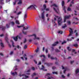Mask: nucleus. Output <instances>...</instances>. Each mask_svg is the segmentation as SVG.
Wrapping results in <instances>:
<instances>
[{"label":"nucleus","instance_id":"obj_1","mask_svg":"<svg viewBox=\"0 0 79 79\" xmlns=\"http://www.w3.org/2000/svg\"><path fill=\"white\" fill-rule=\"evenodd\" d=\"M30 71L31 69H29L27 71H25L24 72H21L19 74V76L20 77L22 76L23 79H27V78H29V76H28V75L30 74V73H29V72H30Z\"/></svg>","mask_w":79,"mask_h":79},{"label":"nucleus","instance_id":"obj_2","mask_svg":"<svg viewBox=\"0 0 79 79\" xmlns=\"http://www.w3.org/2000/svg\"><path fill=\"white\" fill-rule=\"evenodd\" d=\"M36 8H37V6L35 5H31L30 6L28 7L27 8V10H32V8H34L35 9V10H36Z\"/></svg>","mask_w":79,"mask_h":79},{"label":"nucleus","instance_id":"obj_3","mask_svg":"<svg viewBox=\"0 0 79 79\" xmlns=\"http://www.w3.org/2000/svg\"><path fill=\"white\" fill-rule=\"evenodd\" d=\"M59 20L58 21L57 23H58L59 26H61V21L62 20V18L61 17H59L58 19Z\"/></svg>","mask_w":79,"mask_h":79},{"label":"nucleus","instance_id":"obj_4","mask_svg":"<svg viewBox=\"0 0 79 79\" xmlns=\"http://www.w3.org/2000/svg\"><path fill=\"white\" fill-rule=\"evenodd\" d=\"M30 37L32 36H34L35 38L33 39V40H35V39H37V40H40V38L39 37H36V35L35 34H33V35H31L30 36Z\"/></svg>","mask_w":79,"mask_h":79},{"label":"nucleus","instance_id":"obj_5","mask_svg":"<svg viewBox=\"0 0 79 79\" xmlns=\"http://www.w3.org/2000/svg\"><path fill=\"white\" fill-rule=\"evenodd\" d=\"M71 16L70 15H69V16H65L64 17V23H65L66 22V20L67 19H69V18Z\"/></svg>","mask_w":79,"mask_h":79},{"label":"nucleus","instance_id":"obj_6","mask_svg":"<svg viewBox=\"0 0 79 79\" xmlns=\"http://www.w3.org/2000/svg\"><path fill=\"white\" fill-rule=\"evenodd\" d=\"M70 31H69L70 34L68 36H71L73 34V29L71 28H70Z\"/></svg>","mask_w":79,"mask_h":79},{"label":"nucleus","instance_id":"obj_7","mask_svg":"<svg viewBox=\"0 0 79 79\" xmlns=\"http://www.w3.org/2000/svg\"><path fill=\"white\" fill-rule=\"evenodd\" d=\"M50 73H47L46 74V76L48 77V79H54L53 77H48V76H50Z\"/></svg>","mask_w":79,"mask_h":79},{"label":"nucleus","instance_id":"obj_8","mask_svg":"<svg viewBox=\"0 0 79 79\" xmlns=\"http://www.w3.org/2000/svg\"><path fill=\"white\" fill-rule=\"evenodd\" d=\"M27 13L26 12H25V13L24 14V18H23V20L24 21H25V19L27 18Z\"/></svg>","mask_w":79,"mask_h":79},{"label":"nucleus","instance_id":"obj_9","mask_svg":"<svg viewBox=\"0 0 79 79\" xmlns=\"http://www.w3.org/2000/svg\"><path fill=\"white\" fill-rule=\"evenodd\" d=\"M75 74H78L79 76V69H77L75 70Z\"/></svg>","mask_w":79,"mask_h":79},{"label":"nucleus","instance_id":"obj_10","mask_svg":"<svg viewBox=\"0 0 79 79\" xmlns=\"http://www.w3.org/2000/svg\"><path fill=\"white\" fill-rule=\"evenodd\" d=\"M19 37V35H18L15 37H13V39L15 40V41H18V38Z\"/></svg>","mask_w":79,"mask_h":79},{"label":"nucleus","instance_id":"obj_11","mask_svg":"<svg viewBox=\"0 0 79 79\" xmlns=\"http://www.w3.org/2000/svg\"><path fill=\"white\" fill-rule=\"evenodd\" d=\"M53 9L54 11L57 13H58V11H59V8H57V10H56V9L55 8L53 7Z\"/></svg>","mask_w":79,"mask_h":79},{"label":"nucleus","instance_id":"obj_12","mask_svg":"<svg viewBox=\"0 0 79 79\" xmlns=\"http://www.w3.org/2000/svg\"><path fill=\"white\" fill-rule=\"evenodd\" d=\"M58 44V42L57 41L55 42L54 44H52V47H55V46H56Z\"/></svg>","mask_w":79,"mask_h":79},{"label":"nucleus","instance_id":"obj_13","mask_svg":"<svg viewBox=\"0 0 79 79\" xmlns=\"http://www.w3.org/2000/svg\"><path fill=\"white\" fill-rule=\"evenodd\" d=\"M44 13H45V12L43 11L41 15L42 18V19H44Z\"/></svg>","mask_w":79,"mask_h":79},{"label":"nucleus","instance_id":"obj_14","mask_svg":"<svg viewBox=\"0 0 79 79\" xmlns=\"http://www.w3.org/2000/svg\"><path fill=\"white\" fill-rule=\"evenodd\" d=\"M2 30V31H5V29H6V27L3 26L1 27Z\"/></svg>","mask_w":79,"mask_h":79},{"label":"nucleus","instance_id":"obj_15","mask_svg":"<svg viewBox=\"0 0 79 79\" xmlns=\"http://www.w3.org/2000/svg\"><path fill=\"white\" fill-rule=\"evenodd\" d=\"M11 74L12 76H15V75H17V73L15 72V73H12V72H11Z\"/></svg>","mask_w":79,"mask_h":79},{"label":"nucleus","instance_id":"obj_16","mask_svg":"<svg viewBox=\"0 0 79 79\" xmlns=\"http://www.w3.org/2000/svg\"><path fill=\"white\" fill-rule=\"evenodd\" d=\"M73 47H77L78 46V44H74L72 45Z\"/></svg>","mask_w":79,"mask_h":79},{"label":"nucleus","instance_id":"obj_17","mask_svg":"<svg viewBox=\"0 0 79 79\" xmlns=\"http://www.w3.org/2000/svg\"><path fill=\"white\" fill-rule=\"evenodd\" d=\"M42 68L40 69L41 70H43V71H47V70L45 69V67H44V66L42 65Z\"/></svg>","mask_w":79,"mask_h":79},{"label":"nucleus","instance_id":"obj_18","mask_svg":"<svg viewBox=\"0 0 79 79\" xmlns=\"http://www.w3.org/2000/svg\"><path fill=\"white\" fill-rule=\"evenodd\" d=\"M43 7L44 8V9H42V10H45L46 9V8H47V6H46V4H44L43 6Z\"/></svg>","mask_w":79,"mask_h":79},{"label":"nucleus","instance_id":"obj_19","mask_svg":"<svg viewBox=\"0 0 79 79\" xmlns=\"http://www.w3.org/2000/svg\"><path fill=\"white\" fill-rule=\"evenodd\" d=\"M5 40L6 41V42H7V43H8V37H6L5 38Z\"/></svg>","mask_w":79,"mask_h":79},{"label":"nucleus","instance_id":"obj_20","mask_svg":"<svg viewBox=\"0 0 79 79\" xmlns=\"http://www.w3.org/2000/svg\"><path fill=\"white\" fill-rule=\"evenodd\" d=\"M24 25L23 24L20 26H17V27L18 28H20V27H24Z\"/></svg>","mask_w":79,"mask_h":79},{"label":"nucleus","instance_id":"obj_21","mask_svg":"<svg viewBox=\"0 0 79 79\" xmlns=\"http://www.w3.org/2000/svg\"><path fill=\"white\" fill-rule=\"evenodd\" d=\"M18 5L19 4H22V1L21 0H19V2L18 3Z\"/></svg>","mask_w":79,"mask_h":79},{"label":"nucleus","instance_id":"obj_22","mask_svg":"<svg viewBox=\"0 0 79 79\" xmlns=\"http://www.w3.org/2000/svg\"><path fill=\"white\" fill-rule=\"evenodd\" d=\"M15 23L17 24H20L19 22V21H18V20H16L15 21Z\"/></svg>","mask_w":79,"mask_h":79},{"label":"nucleus","instance_id":"obj_23","mask_svg":"<svg viewBox=\"0 0 79 79\" xmlns=\"http://www.w3.org/2000/svg\"><path fill=\"white\" fill-rule=\"evenodd\" d=\"M64 26H63L62 27V28H63V29H65V27H67V26H66V24H64Z\"/></svg>","mask_w":79,"mask_h":79},{"label":"nucleus","instance_id":"obj_24","mask_svg":"<svg viewBox=\"0 0 79 79\" xmlns=\"http://www.w3.org/2000/svg\"><path fill=\"white\" fill-rule=\"evenodd\" d=\"M64 1H62V6H64Z\"/></svg>","mask_w":79,"mask_h":79},{"label":"nucleus","instance_id":"obj_25","mask_svg":"<svg viewBox=\"0 0 79 79\" xmlns=\"http://www.w3.org/2000/svg\"><path fill=\"white\" fill-rule=\"evenodd\" d=\"M22 32L24 35H26L27 34V31H22Z\"/></svg>","mask_w":79,"mask_h":79},{"label":"nucleus","instance_id":"obj_26","mask_svg":"<svg viewBox=\"0 0 79 79\" xmlns=\"http://www.w3.org/2000/svg\"><path fill=\"white\" fill-rule=\"evenodd\" d=\"M0 45L1 47H4V45H3V44L2 43H0Z\"/></svg>","mask_w":79,"mask_h":79},{"label":"nucleus","instance_id":"obj_27","mask_svg":"<svg viewBox=\"0 0 79 79\" xmlns=\"http://www.w3.org/2000/svg\"><path fill=\"white\" fill-rule=\"evenodd\" d=\"M50 58L51 60H55H55H56V57L54 58L53 57H51Z\"/></svg>","mask_w":79,"mask_h":79},{"label":"nucleus","instance_id":"obj_28","mask_svg":"<svg viewBox=\"0 0 79 79\" xmlns=\"http://www.w3.org/2000/svg\"><path fill=\"white\" fill-rule=\"evenodd\" d=\"M45 64H47V66H50V65H51V64H50V63H45Z\"/></svg>","mask_w":79,"mask_h":79},{"label":"nucleus","instance_id":"obj_29","mask_svg":"<svg viewBox=\"0 0 79 79\" xmlns=\"http://www.w3.org/2000/svg\"><path fill=\"white\" fill-rule=\"evenodd\" d=\"M55 6V7H58V6L55 4H53L51 6Z\"/></svg>","mask_w":79,"mask_h":79},{"label":"nucleus","instance_id":"obj_30","mask_svg":"<svg viewBox=\"0 0 79 79\" xmlns=\"http://www.w3.org/2000/svg\"><path fill=\"white\" fill-rule=\"evenodd\" d=\"M58 33H59V34H62L63 33V31H59L58 32Z\"/></svg>","mask_w":79,"mask_h":79},{"label":"nucleus","instance_id":"obj_31","mask_svg":"<svg viewBox=\"0 0 79 79\" xmlns=\"http://www.w3.org/2000/svg\"><path fill=\"white\" fill-rule=\"evenodd\" d=\"M0 2L1 4H3V0H0Z\"/></svg>","mask_w":79,"mask_h":79},{"label":"nucleus","instance_id":"obj_32","mask_svg":"<svg viewBox=\"0 0 79 79\" xmlns=\"http://www.w3.org/2000/svg\"><path fill=\"white\" fill-rule=\"evenodd\" d=\"M67 23L69 25H70L71 24V22L70 21H67Z\"/></svg>","mask_w":79,"mask_h":79},{"label":"nucleus","instance_id":"obj_33","mask_svg":"<svg viewBox=\"0 0 79 79\" xmlns=\"http://www.w3.org/2000/svg\"><path fill=\"white\" fill-rule=\"evenodd\" d=\"M67 10H68V11H71V9L70 8V7H68V8L67 9Z\"/></svg>","mask_w":79,"mask_h":79},{"label":"nucleus","instance_id":"obj_34","mask_svg":"<svg viewBox=\"0 0 79 79\" xmlns=\"http://www.w3.org/2000/svg\"><path fill=\"white\" fill-rule=\"evenodd\" d=\"M28 27H27L26 28H25V27H23V30H26V29H28Z\"/></svg>","mask_w":79,"mask_h":79},{"label":"nucleus","instance_id":"obj_35","mask_svg":"<svg viewBox=\"0 0 79 79\" xmlns=\"http://www.w3.org/2000/svg\"><path fill=\"white\" fill-rule=\"evenodd\" d=\"M36 75V74L35 73H34L32 75V77H33L34 76H35Z\"/></svg>","mask_w":79,"mask_h":79},{"label":"nucleus","instance_id":"obj_36","mask_svg":"<svg viewBox=\"0 0 79 79\" xmlns=\"http://www.w3.org/2000/svg\"><path fill=\"white\" fill-rule=\"evenodd\" d=\"M78 23L77 22V23H75V22H73L72 23V24H78Z\"/></svg>","mask_w":79,"mask_h":79},{"label":"nucleus","instance_id":"obj_37","mask_svg":"<svg viewBox=\"0 0 79 79\" xmlns=\"http://www.w3.org/2000/svg\"><path fill=\"white\" fill-rule=\"evenodd\" d=\"M11 42H12V45L13 47H15V45H14V42H13V41H11Z\"/></svg>","mask_w":79,"mask_h":79},{"label":"nucleus","instance_id":"obj_38","mask_svg":"<svg viewBox=\"0 0 79 79\" xmlns=\"http://www.w3.org/2000/svg\"><path fill=\"white\" fill-rule=\"evenodd\" d=\"M43 56L44 58H45V56L44 55H41L40 56V57H42Z\"/></svg>","mask_w":79,"mask_h":79},{"label":"nucleus","instance_id":"obj_39","mask_svg":"<svg viewBox=\"0 0 79 79\" xmlns=\"http://www.w3.org/2000/svg\"><path fill=\"white\" fill-rule=\"evenodd\" d=\"M66 42L65 41H64V42H63L61 44L62 45H63V44H66Z\"/></svg>","mask_w":79,"mask_h":79},{"label":"nucleus","instance_id":"obj_40","mask_svg":"<svg viewBox=\"0 0 79 79\" xmlns=\"http://www.w3.org/2000/svg\"><path fill=\"white\" fill-rule=\"evenodd\" d=\"M10 26V25H8L7 24H6V27L7 28H9V27Z\"/></svg>","mask_w":79,"mask_h":79},{"label":"nucleus","instance_id":"obj_41","mask_svg":"<svg viewBox=\"0 0 79 79\" xmlns=\"http://www.w3.org/2000/svg\"><path fill=\"white\" fill-rule=\"evenodd\" d=\"M53 74H57L58 73L56 72H52Z\"/></svg>","mask_w":79,"mask_h":79},{"label":"nucleus","instance_id":"obj_42","mask_svg":"<svg viewBox=\"0 0 79 79\" xmlns=\"http://www.w3.org/2000/svg\"><path fill=\"white\" fill-rule=\"evenodd\" d=\"M24 49H26L27 48V45H25L24 47Z\"/></svg>","mask_w":79,"mask_h":79},{"label":"nucleus","instance_id":"obj_43","mask_svg":"<svg viewBox=\"0 0 79 79\" xmlns=\"http://www.w3.org/2000/svg\"><path fill=\"white\" fill-rule=\"evenodd\" d=\"M11 24L12 26H14L15 25V23L13 22H11Z\"/></svg>","mask_w":79,"mask_h":79},{"label":"nucleus","instance_id":"obj_44","mask_svg":"<svg viewBox=\"0 0 79 79\" xmlns=\"http://www.w3.org/2000/svg\"><path fill=\"white\" fill-rule=\"evenodd\" d=\"M27 41V40L26 39H25V40L24 41L23 43L24 44V43H26Z\"/></svg>","mask_w":79,"mask_h":79},{"label":"nucleus","instance_id":"obj_45","mask_svg":"<svg viewBox=\"0 0 79 79\" xmlns=\"http://www.w3.org/2000/svg\"><path fill=\"white\" fill-rule=\"evenodd\" d=\"M32 70H33V71L35 70V68L34 67H32L31 68Z\"/></svg>","mask_w":79,"mask_h":79},{"label":"nucleus","instance_id":"obj_46","mask_svg":"<svg viewBox=\"0 0 79 79\" xmlns=\"http://www.w3.org/2000/svg\"><path fill=\"white\" fill-rule=\"evenodd\" d=\"M22 12L21 11L17 13V15H20V14H21V13H22Z\"/></svg>","mask_w":79,"mask_h":79},{"label":"nucleus","instance_id":"obj_47","mask_svg":"<svg viewBox=\"0 0 79 79\" xmlns=\"http://www.w3.org/2000/svg\"><path fill=\"white\" fill-rule=\"evenodd\" d=\"M66 69H67V68H65V69L64 71V73H65V72H66Z\"/></svg>","mask_w":79,"mask_h":79},{"label":"nucleus","instance_id":"obj_48","mask_svg":"<svg viewBox=\"0 0 79 79\" xmlns=\"http://www.w3.org/2000/svg\"><path fill=\"white\" fill-rule=\"evenodd\" d=\"M40 64H41V62L40 61H39V62L38 65H40Z\"/></svg>","mask_w":79,"mask_h":79},{"label":"nucleus","instance_id":"obj_49","mask_svg":"<svg viewBox=\"0 0 79 79\" xmlns=\"http://www.w3.org/2000/svg\"><path fill=\"white\" fill-rule=\"evenodd\" d=\"M12 54H13V52L11 51L10 53V55H12Z\"/></svg>","mask_w":79,"mask_h":79},{"label":"nucleus","instance_id":"obj_50","mask_svg":"<svg viewBox=\"0 0 79 79\" xmlns=\"http://www.w3.org/2000/svg\"><path fill=\"white\" fill-rule=\"evenodd\" d=\"M16 67H17V66L16 65L15 66V67H14V68H15V71H16V70H17V68H16Z\"/></svg>","mask_w":79,"mask_h":79},{"label":"nucleus","instance_id":"obj_51","mask_svg":"<svg viewBox=\"0 0 79 79\" xmlns=\"http://www.w3.org/2000/svg\"><path fill=\"white\" fill-rule=\"evenodd\" d=\"M75 35L77 37L78 36V33L77 32L75 34Z\"/></svg>","mask_w":79,"mask_h":79},{"label":"nucleus","instance_id":"obj_52","mask_svg":"<svg viewBox=\"0 0 79 79\" xmlns=\"http://www.w3.org/2000/svg\"><path fill=\"white\" fill-rule=\"evenodd\" d=\"M56 52H59L60 50H56Z\"/></svg>","mask_w":79,"mask_h":79},{"label":"nucleus","instance_id":"obj_53","mask_svg":"<svg viewBox=\"0 0 79 79\" xmlns=\"http://www.w3.org/2000/svg\"><path fill=\"white\" fill-rule=\"evenodd\" d=\"M67 40H68V41H71V40H70L69 39H67Z\"/></svg>","mask_w":79,"mask_h":79},{"label":"nucleus","instance_id":"obj_54","mask_svg":"<svg viewBox=\"0 0 79 79\" xmlns=\"http://www.w3.org/2000/svg\"><path fill=\"white\" fill-rule=\"evenodd\" d=\"M16 2H13V4L14 5H16Z\"/></svg>","mask_w":79,"mask_h":79},{"label":"nucleus","instance_id":"obj_55","mask_svg":"<svg viewBox=\"0 0 79 79\" xmlns=\"http://www.w3.org/2000/svg\"><path fill=\"white\" fill-rule=\"evenodd\" d=\"M48 50H45V52L46 53H48Z\"/></svg>","mask_w":79,"mask_h":79},{"label":"nucleus","instance_id":"obj_56","mask_svg":"<svg viewBox=\"0 0 79 79\" xmlns=\"http://www.w3.org/2000/svg\"><path fill=\"white\" fill-rule=\"evenodd\" d=\"M4 35L3 34H2L1 35H0V37H3V36H4Z\"/></svg>","mask_w":79,"mask_h":79},{"label":"nucleus","instance_id":"obj_57","mask_svg":"<svg viewBox=\"0 0 79 79\" xmlns=\"http://www.w3.org/2000/svg\"><path fill=\"white\" fill-rule=\"evenodd\" d=\"M27 56L26 55V54H24V55L23 56H24V58H25V57H26Z\"/></svg>","mask_w":79,"mask_h":79},{"label":"nucleus","instance_id":"obj_58","mask_svg":"<svg viewBox=\"0 0 79 79\" xmlns=\"http://www.w3.org/2000/svg\"><path fill=\"white\" fill-rule=\"evenodd\" d=\"M63 6V10H65V6Z\"/></svg>","mask_w":79,"mask_h":79},{"label":"nucleus","instance_id":"obj_59","mask_svg":"<svg viewBox=\"0 0 79 79\" xmlns=\"http://www.w3.org/2000/svg\"><path fill=\"white\" fill-rule=\"evenodd\" d=\"M74 63V61L73 60L70 61V63H71V64H72V63Z\"/></svg>","mask_w":79,"mask_h":79},{"label":"nucleus","instance_id":"obj_60","mask_svg":"<svg viewBox=\"0 0 79 79\" xmlns=\"http://www.w3.org/2000/svg\"><path fill=\"white\" fill-rule=\"evenodd\" d=\"M0 55H1V56H3V53H0Z\"/></svg>","mask_w":79,"mask_h":79},{"label":"nucleus","instance_id":"obj_61","mask_svg":"<svg viewBox=\"0 0 79 79\" xmlns=\"http://www.w3.org/2000/svg\"><path fill=\"white\" fill-rule=\"evenodd\" d=\"M16 61H17V62H19V61H20V60H19V59H17Z\"/></svg>","mask_w":79,"mask_h":79},{"label":"nucleus","instance_id":"obj_62","mask_svg":"<svg viewBox=\"0 0 79 79\" xmlns=\"http://www.w3.org/2000/svg\"><path fill=\"white\" fill-rule=\"evenodd\" d=\"M45 10L46 11H49V8H47V9L46 8Z\"/></svg>","mask_w":79,"mask_h":79},{"label":"nucleus","instance_id":"obj_63","mask_svg":"<svg viewBox=\"0 0 79 79\" xmlns=\"http://www.w3.org/2000/svg\"><path fill=\"white\" fill-rule=\"evenodd\" d=\"M29 42H32V40H29Z\"/></svg>","mask_w":79,"mask_h":79},{"label":"nucleus","instance_id":"obj_64","mask_svg":"<svg viewBox=\"0 0 79 79\" xmlns=\"http://www.w3.org/2000/svg\"><path fill=\"white\" fill-rule=\"evenodd\" d=\"M62 77L63 78H64V77H64V75H62Z\"/></svg>","mask_w":79,"mask_h":79}]
</instances>
